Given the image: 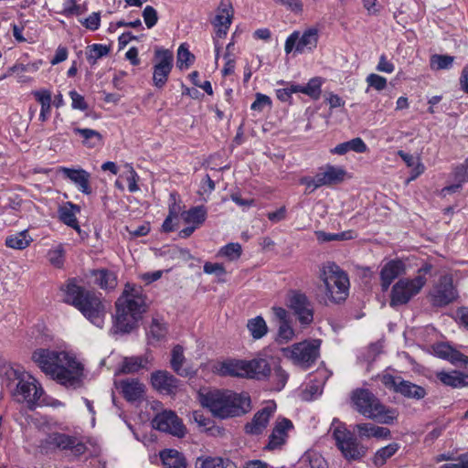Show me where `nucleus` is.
I'll use <instances>...</instances> for the list:
<instances>
[{
    "label": "nucleus",
    "instance_id": "obj_1",
    "mask_svg": "<svg viewBox=\"0 0 468 468\" xmlns=\"http://www.w3.org/2000/svg\"><path fill=\"white\" fill-rule=\"evenodd\" d=\"M32 360L58 383L72 388L80 387L83 368L68 353L39 348L33 352Z\"/></svg>",
    "mask_w": 468,
    "mask_h": 468
},
{
    "label": "nucleus",
    "instance_id": "obj_2",
    "mask_svg": "<svg viewBox=\"0 0 468 468\" xmlns=\"http://www.w3.org/2000/svg\"><path fill=\"white\" fill-rule=\"evenodd\" d=\"M115 307L116 329L122 333L131 332L148 309L147 297L142 286L127 282L115 302Z\"/></svg>",
    "mask_w": 468,
    "mask_h": 468
},
{
    "label": "nucleus",
    "instance_id": "obj_3",
    "mask_svg": "<svg viewBox=\"0 0 468 468\" xmlns=\"http://www.w3.org/2000/svg\"><path fill=\"white\" fill-rule=\"evenodd\" d=\"M203 407L218 419L239 417L251 410L250 398L247 393L232 390H212L200 395Z\"/></svg>",
    "mask_w": 468,
    "mask_h": 468
},
{
    "label": "nucleus",
    "instance_id": "obj_4",
    "mask_svg": "<svg viewBox=\"0 0 468 468\" xmlns=\"http://www.w3.org/2000/svg\"><path fill=\"white\" fill-rule=\"evenodd\" d=\"M65 302L77 308L86 319L97 327L103 326L106 307L100 294L69 282L66 286Z\"/></svg>",
    "mask_w": 468,
    "mask_h": 468
},
{
    "label": "nucleus",
    "instance_id": "obj_5",
    "mask_svg": "<svg viewBox=\"0 0 468 468\" xmlns=\"http://www.w3.org/2000/svg\"><path fill=\"white\" fill-rule=\"evenodd\" d=\"M355 409L367 419L383 424H391L398 419L396 409L387 408L379 399L367 389H356L352 394Z\"/></svg>",
    "mask_w": 468,
    "mask_h": 468
},
{
    "label": "nucleus",
    "instance_id": "obj_6",
    "mask_svg": "<svg viewBox=\"0 0 468 468\" xmlns=\"http://www.w3.org/2000/svg\"><path fill=\"white\" fill-rule=\"evenodd\" d=\"M320 277L330 302L340 303L346 301L348 296L350 282L345 271L335 262L329 261L324 265Z\"/></svg>",
    "mask_w": 468,
    "mask_h": 468
},
{
    "label": "nucleus",
    "instance_id": "obj_7",
    "mask_svg": "<svg viewBox=\"0 0 468 468\" xmlns=\"http://www.w3.org/2000/svg\"><path fill=\"white\" fill-rule=\"evenodd\" d=\"M39 446L46 452L59 451L74 458H80L88 450L80 438L58 431L48 433L41 440Z\"/></svg>",
    "mask_w": 468,
    "mask_h": 468
},
{
    "label": "nucleus",
    "instance_id": "obj_8",
    "mask_svg": "<svg viewBox=\"0 0 468 468\" xmlns=\"http://www.w3.org/2000/svg\"><path fill=\"white\" fill-rule=\"evenodd\" d=\"M427 278L417 275L414 278H401L392 287L389 304L396 307L407 304L414 296L420 293L425 286Z\"/></svg>",
    "mask_w": 468,
    "mask_h": 468
},
{
    "label": "nucleus",
    "instance_id": "obj_9",
    "mask_svg": "<svg viewBox=\"0 0 468 468\" xmlns=\"http://www.w3.org/2000/svg\"><path fill=\"white\" fill-rule=\"evenodd\" d=\"M18 382L12 392L14 399L18 403H26L29 410L38 406L44 389L39 382L31 375L18 376Z\"/></svg>",
    "mask_w": 468,
    "mask_h": 468
},
{
    "label": "nucleus",
    "instance_id": "obj_10",
    "mask_svg": "<svg viewBox=\"0 0 468 468\" xmlns=\"http://www.w3.org/2000/svg\"><path fill=\"white\" fill-rule=\"evenodd\" d=\"M321 341H303L282 349L283 355L295 365L306 369L310 367L319 356Z\"/></svg>",
    "mask_w": 468,
    "mask_h": 468
},
{
    "label": "nucleus",
    "instance_id": "obj_11",
    "mask_svg": "<svg viewBox=\"0 0 468 468\" xmlns=\"http://www.w3.org/2000/svg\"><path fill=\"white\" fill-rule=\"evenodd\" d=\"M346 170L340 166L326 165L321 167L314 176H303L300 183L306 186V192L312 193L324 186L336 185L344 181Z\"/></svg>",
    "mask_w": 468,
    "mask_h": 468
},
{
    "label": "nucleus",
    "instance_id": "obj_12",
    "mask_svg": "<svg viewBox=\"0 0 468 468\" xmlns=\"http://www.w3.org/2000/svg\"><path fill=\"white\" fill-rule=\"evenodd\" d=\"M333 438L344 458L347 461L359 460L366 455L367 448L344 426H337L334 429Z\"/></svg>",
    "mask_w": 468,
    "mask_h": 468
},
{
    "label": "nucleus",
    "instance_id": "obj_13",
    "mask_svg": "<svg viewBox=\"0 0 468 468\" xmlns=\"http://www.w3.org/2000/svg\"><path fill=\"white\" fill-rule=\"evenodd\" d=\"M287 305L292 310L302 326H308L314 321V305L305 293L300 291H290L287 295Z\"/></svg>",
    "mask_w": 468,
    "mask_h": 468
},
{
    "label": "nucleus",
    "instance_id": "obj_14",
    "mask_svg": "<svg viewBox=\"0 0 468 468\" xmlns=\"http://www.w3.org/2000/svg\"><path fill=\"white\" fill-rule=\"evenodd\" d=\"M234 15V9L232 6V3L230 0H221L217 10L216 16L211 20V24L215 28V51H216V59L218 58L220 46L218 44V39L223 38L226 37L229 28L231 25L232 18Z\"/></svg>",
    "mask_w": 468,
    "mask_h": 468
},
{
    "label": "nucleus",
    "instance_id": "obj_15",
    "mask_svg": "<svg viewBox=\"0 0 468 468\" xmlns=\"http://www.w3.org/2000/svg\"><path fill=\"white\" fill-rule=\"evenodd\" d=\"M318 37V29L315 27L307 28L302 34L294 31L287 37L284 50L287 54L293 49L300 54L312 52L317 46Z\"/></svg>",
    "mask_w": 468,
    "mask_h": 468
},
{
    "label": "nucleus",
    "instance_id": "obj_16",
    "mask_svg": "<svg viewBox=\"0 0 468 468\" xmlns=\"http://www.w3.org/2000/svg\"><path fill=\"white\" fill-rule=\"evenodd\" d=\"M381 382L387 388L392 389L407 399L420 400L427 395V391L423 387L404 380L400 377L385 374L381 377Z\"/></svg>",
    "mask_w": 468,
    "mask_h": 468
},
{
    "label": "nucleus",
    "instance_id": "obj_17",
    "mask_svg": "<svg viewBox=\"0 0 468 468\" xmlns=\"http://www.w3.org/2000/svg\"><path fill=\"white\" fill-rule=\"evenodd\" d=\"M432 305L446 306L458 297L452 274L441 275L430 292Z\"/></svg>",
    "mask_w": 468,
    "mask_h": 468
},
{
    "label": "nucleus",
    "instance_id": "obj_18",
    "mask_svg": "<svg viewBox=\"0 0 468 468\" xmlns=\"http://www.w3.org/2000/svg\"><path fill=\"white\" fill-rule=\"evenodd\" d=\"M152 423L156 430L172 434L173 436L181 438L186 434V427L181 419L178 418L175 411L170 410H165L156 414Z\"/></svg>",
    "mask_w": 468,
    "mask_h": 468
},
{
    "label": "nucleus",
    "instance_id": "obj_19",
    "mask_svg": "<svg viewBox=\"0 0 468 468\" xmlns=\"http://www.w3.org/2000/svg\"><path fill=\"white\" fill-rule=\"evenodd\" d=\"M155 58L158 59L154 66L153 82L157 88H163L173 68V53L168 49H156Z\"/></svg>",
    "mask_w": 468,
    "mask_h": 468
},
{
    "label": "nucleus",
    "instance_id": "obj_20",
    "mask_svg": "<svg viewBox=\"0 0 468 468\" xmlns=\"http://www.w3.org/2000/svg\"><path fill=\"white\" fill-rule=\"evenodd\" d=\"M150 382L154 389L164 395H175L179 387V380L166 370L153 372Z\"/></svg>",
    "mask_w": 468,
    "mask_h": 468
},
{
    "label": "nucleus",
    "instance_id": "obj_21",
    "mask_svg": "<svg viewBox=\"0 0 468 468\" xmlns=\"http://www.w3.org/2000/svg\"><path fill=\"white\" fill-rule=\"evenodd\" d=\"M406 272L405 263L399 259L388 261L380 271L381 289L388 291L393 281Z\"/></svg>",
    "mask_w": 468,
    "mask_h": 468
},
{
    "label": "nucleus",
    "instance_id": "obj_22",
    "mask_svg": "<svg viewBox=\"0 0 468 468\" xmlns=\"http://www.w3.org/2000/svg\"><path fill=\"white\" fill-rule=\"evenodd\" d=\"M276 410L274 403L268 404L259 411H257L250 422L245 425V431L249 434H260L267 427L271 417Z\"/></svg>",
    "mask_w": 468,
    "mask_h": 468
},
{
    "label": "nucleus",
    "instance_id": "obj_23",
    "mask_svg": "<svg viewBox=\"0 0 468 468\" xmlns=\"http://www.w3.org/2000/svg\"><path fill=\"white\" fill-rule=\"evenodd\" d=\"M292 422L286 418L277 420L269 436V442L265 449L271 451L280 449L286 442L287 431L292 429Z\"/></svg>",
    "mask_w": 468,
    "mask_h": 468
},
{
    "label": "nucleus",
    "instance_id": "obj_24",
    "mask_svg": "<svg viewBox=\"0 0 468 468\" xmlns=\"http://www.w3.org/2000/svg\"><path fill=\"white\" fill-rule=\"evenodd\" d=\"M58 171L61 173L65 178L70 180L78 189L85 195L91 193L90 186V174L82 168L74 169L65 166L58 167Z\"/></svg>",
    "mask_w": 468,
    "mask_h": 468
},
{
    "label": "nucleus",
    "instance_id": "obj_25",
    "mask_svg": "<svg viewBox=\"0 0 468 468\" xmlns=\"http://www.w3.org/2000/svg\"><path fill=\"white\" fill-rule=\"evenodd\" d=\"M123 397L128 401H136L144 398L145 386L137 378H127L117 384Z\"/></svg>",
    "mask_w": 468,
    "mask_h": 468
},
{
    "label": "nucleus",
    "instance_id": "obj_26",
    "mask_svg": "<svg viewBox=\"0 0 468 468\" xmlns=\"http://www.w3.org/2000/svg\"><path fill=\"white\" fill-rule=\"evenodd\" d=\"M245 367L246 361L244 360L229 359L218 363L215 368L217 373L223 377L246 378L247 371Z\"/></svg>",
    "mask_w": 468,
    "mask_h": 468
},
{
    "label": "nucleus",
    "instance_id": "obj_27",
    "mask_svg": "<svg viewBox=\"0 0 468 468\" xmlns=\"http://www.w3.org/2000/svg\"><path fill=\"white\" fill-rule=\"evenodd\" d=\"M246 378L262 380L271 376V368L264 358H255L246 361Z\"/></svg>",
    "mask_w": 468,
    "mask_h": 468
},
{
    "label": "nucleus",
    "instance_id": "obj_28",
    "mask_svg": "<svg viewBox=\"0 0 468 468\" xmlns=\"http://www.w3.org/2000/svg\"><path fill=\"white\" fill-rule=\"evenodd\" d=\"M436 377L443 385L453 388L468 387V373L456 370L440 371L437 372Z\"/></svg>",
    "mask_w": 468,
    "mask_h": 468
},
{
    "label": "nucleus",
    "instance_id": "obj_29",
    "mask_svg": "<svg viewBox=\"0 0 468 468\" xmlns=\"http://www.w3.org/2000/svg\"><path fill=\"white\" fill-rule=\"evenodd\" d=\"M80 211V208L77 205L68 203L58 210L59 219L69 227L74 229L80 235H81V229L79 225L76 214Z\"/></svg>",
    "mask_w": 468,
    "mask_h": 468
},
{
    "label": "nucleus",
    "instance_id": "obj_30",
    "mask_svg": "<svg viewBox=\"0 0 468 468\" xmlns=\"http://www.w3.org/2000/svg\"><path fill=\"white\" fill-rule=\"evenodd\" d=\"M207 209L204 206H196L188 210L182 211L181 218L187 225H191L198 229L207 218Z\"/></svg>",
    "mask_w": 468,
    "mask_h": 468
},
{
    "label": "nucleus",
    "instance_id": "obj_31",
    "mask_svg": "<svg viewBox=\"0 0 468 468\" xmlns=\"http://www.w3.org/2000/svg\"><path fill=\"white\" fill-rule=\"evenodd\" d=\"M160 459L165 468H186V459L182 453L174 449L161 451Z\"/></svg>",
    "mask_w": 468,
    "mask_h": 468
},
{
    "label": "nucleus",
    "instance_id": "obj_32",
    "mask_svg": "<svg viewBox=\"0 0 468 468\" xmlns=\"http://www.w3.org/2000/svg\"><path fill=\"white\" fill-rule=\"evenodd\" d=\"M94 282L103 290L114 289L117 285V278L114 272L106 269L94 270L91 271Z\"/></svg>",
    "mask_w": 468,
    "mask_h": 468
},
{
    "label": "nucleus",
    "instance_id": "obj_33",
    "mask_svg": "<svg viewBox=\"0 0 468 468\" xmlns=\"http://www.w3.org/2000/svg\"><path fill=\"white\" fill-rule=\"evenodd\" d=\"M367 149V147L365 142L361 138L356 137L350 141L337 144L334 149L331 150V153L339 155L345 154L349 151L362 154L365 153Z\"/></svg>",
    "mask_w": 468,
    "mask_h": 468
},
{
    "label": "nucleus",
    "instance_id": "obj_34",
    "mask_svg": "<svg viewBox=\"0 0 468 468\" xmlns=\"http://www.w3.org/2000/svg\"><path fill=\"white\" fill-rule=\"evenodd\" d=\"M149 363L150 361L146 356L125 357L122 363L120 372L123 374H133L138 372L141 368H147Z\"/></svg>",
    "mask_w": 468,
    "mask_h": 468
},
{
    "label": "nucleus",
    "instance_id": "obj_35",
    "mask_svg": "<svg viewBox=\"0 0 468 468\" xmlns=\"http://www.w3.org/2000/svg\"><path fill=\"white\" fill-rule=\"evenodd\" d=\"M196 468H238L229 459L220 457L197 458Z\"/></svg>",
    "mask_w": 468,
    "mask_h": 468
},
{
    "label": "nucleus",
    "instance_id": "obj_36",
    "mask_svg": "<svg viewBox=\"0 0 468 468\" xmlns=\"http://www.w3.org/2000/svg\"><path fill=\"white\" fill-rule=\"evenodd\" d=\"M185 362V356H184V348L177 345L172 350V357H171V367L173 370L182 377L188 376L189 372L187 369L183 368V364Z\"/></svg>",
    "mask_w": 468,
    "mask_h": 468
},
{
    "label": "nucleus",
    "instance_id": "obj_37",
    "mask_svg": "<svg viewBox=\"0 0 468 468\" xmlns=\"http://www.w3.org/2000/svg\"><path fill=\"white\" fill-rule=\"evenodd\" d=\"M167 334V327L165 323L158 318H153L152 323L147 332L148 340L151 344L158 342L165 337Z\"/></svg>",
    "mask_w": 468,
    "mask_h": 468
},
{
    "label": "nucleus",
    "instance_id": "obj_38",
    "mask_svg": "<svg viewBox=\"0 0 468 468\" xmlns=\"http://www.w3.org/2000/svg\"><path fill=\"white\" fill-rule=\"evenodd\" d=\"M32 239L27 235V231H21L15 235H10L5 239V245L15 250H24L29 246Z\"/></svg>",
    "mask_w": 468,
    "mask_h": 468
},
{
    "label": "nucleus",
    "instance_id": "obj_39",
    "mask_svg": "<svg viewBox=\"0 0 468 468\" xmlns=\"http://www.w3.org/2000/svg\"><path fill=\"white\" fill-rule=\"evenodd\" d=\"M247 327L254 339L262 338L268 332L266 322L261 316L250 319Z\"/></svg>",
    "mask_w": 468,
    "mask_h": 468
},
{
    "label": "nucleus",
    "instance_id": "obj_40",
    "mask_svg": "<svg viewBox=\"0 0 468 468\" xmlns=\"http://www.w3.org/2000/svg\"><path fill=\"white\" fill-rule=\"evenodd\" d=\"M399 449V445L396 442L390 443L385 447L380 448L375 453L373 463L377 466L385 464L388 459L392 457Z\"/></svg>",
    "mask_w": 468,
    "mask_h": 468
},
{
    "label": "nucleus",
    "instance_id": "obj_41",
    "mask_svg": "<svg viewBox=\"0 0 468 468\" xmlns=\"http://www.w3.org/2000/svg\"><path fill=\"white\" fill-rule=\"evenodd\" d=\"M321 85L322 80L320 78H313L305 86L296 85V90L317 100L321 94Z\"/></svg>",
    "mask_w": 468,
    "mask_h": 468
},
{
    "label": "nucleus",
    "instance_id": "obj_42",
    "mask_svg": "<svg viewBox=\"0 0 468 468\" xmlns=\"http://www.w3.org/2000/svg\"><path fill=\"white\" fill-rule=\"evenodd\" d=\"M73 132L80 134L83 138V144L93 147L99 144L101 141V135L95 130L88 128H74Z\"/></svg>",
    "mask_w": 468,
    "mask_h": 468
},
{
    "label": "nucleus",
    "instance_id": "obj_43",
    "mask_svg": "<svg viewBox=\"0 0 468 468\" xmlns=\"http://www.w3.org/2000/svg\"><path fill=\"white\" fill-rule=\"evenodd\" d=\"M241 253H242L241 245L237 242L236 243H234V242L229 243V244L225 245L224 247H222L218 251L219 256L225 257L229 261H231L238 260L241 256Z\"/></svg>",
    "mask_w": 468,
    "mask_h": 468
},
{
    "label": "nucleus",
    "instance_id": "obj_44",
    "mask_svg": "<svg viewBox=\"0 0 468 468\" xmlns=\"http://www.w3.org/2000/svg\"><path fill=\"white\" fill-rule=\"evenodd\" d=\"M110 51V48L101 44H93L88 47L86 52L87 59L90 63H95L97 59L106 56Z\"/></svg>",
    "mask_w": 468,
    "mask_h": 468
},
{
    "label": "nucleus",
    "instance_id": "obj_45",
    "mask_svg": "<svg viewBox=\"0 0 468 468\" xmlns=\"http://www.w3.org/2000/svg\"><path fill=\"white\" fill-rule=\"evenodd\" d=\"M454 58L449 55H432L431 58V68L433 69H447L452 66Z\"/></svg>",
    "mask_w": 468,
    "mask_h": 468
},
{
    "label": "nucleus",
    "instance_id": "obj_46",
    "mask_svg": "<svg viewBox=\"0 0 468 468\" xmlns=\"http://www.w3.org/2000/svg\"><path fill=\"white\" fill-rule=\"evenodd\" d=\"M194 61V56L189 52L184 44L180 45L177 50V67L180 69L188 68Z\"/></svg>",
    "mask_w": 468,
    "mask_h": 468
},
{
    "label": "nucleus",
    "instance_id": "obj_47",
    "mask_svg": "<svg viewBox=\"0 0 468 468\" xmlns=\"http://www.w3.org/2000/svg\"><path fill=\"white\" fill-rule=\"evenodd\" d=\"M304 460L309 463L310 468H328L324 458L316 452H307Z\"/></svg>",
    "mask_w": 468,
    "mask_h": 468
},
{
    "label": "nucleus",
    "instance_id": "obj_48",
    "mask_svg": "<svg viewBox=\"0 0 468 468\" xmlns=\"http://www.w3.org/2000/svg\"><path fill=\"white\" fill-rule=\"evenodd\" d=\"M271 376L276 385L277 390H281L284 388L289 378L287 372L283 370L280 366H276L273 368V373Z\"/></svg>",
    "mask_w": 468,
    "mask_h": 468
},
{
    "label": "nucleus",
    "instance_id": "obj_49",
    "mask_svg": "<svg viewBox=\"0 0 468 468\" xmlns=\"http://www.w3.org/2000/svg\"><path fill=\"white\" fill-rule=\"evenodd\" d=\"M64 249L62 245H58L53 250L48 251V260L50 263L58 268H60L64 262Z\"/></svg>",
    "mask_w": 468,
    "mask_h": 468
},
{
    "label": "nucleus",
    "instance_id": "obj_50",
    "mask_svg": "<svg viewBox=\"0 0 468 468\" xmlns=\"http://www.w3.org/2000/svg\"><path fill=\"white\" fill-rule=\"evenodd\" d=\"M42 64V61L41 60H38V61H36V62H33V63H28V64H17V65H14L13 67H11L9 69V72H13V73H25V72H36L38 70L39 67L41 66Z\"/></svg>",
    "mask_w": 468,
    "mask_h": 468
},
{
    "label": "nucleus",
    "instance_id": "obj_51",
    "mask_svg": "<svg viewBox=\"0 0 468 468\" xmlns=\"http://www.w3.org/2000/svg\"><path fill=\"white\" fill-rule=\"evenodd\" d=\"M294 336V331L288 322H282L279 324L278 337L280 342L287 343Z\"/></svg>",
    "mask_w": 468,
    "mask_h": 468
},
{
    "label": "nucleus",
    "instance_id": "obj_52",
    "mask_svg": "<svg viewBox=\"0 0 468 468\" xmlns=\"http://www.w3.org/2000/svg\"><path fill=\"white\" fill-rule=\"evenodd\" d=\"M143 17L148 28H152L153 27H154L158 20L157 12L151 5H146L144 7L143 11Z\"/></svg>",
    "mask_w": 468,
    "mask_h": 468
},
{
    "label": "nucleus",
    "instance_id": "obj_53",
    "mask_svg": "<svg viewBox=\"0 0 468 468\" xmlns=\"http://www.w3.org/2000/svg\"><path fill=\"white\" fill-rule=\"evenodd\" d=\"M367 82L377 90H383L387 87V79L375 73L367 77Z\"/></svg>",
    "mask_w": 468,
    "mask_h": 468
},
{
    "label": "nucleus",
    "instance_id": "obj_54",
    "mask_svg": "<svg viewBox=\"0 0 468 468\" xmlns=\"http://www.w3.org/2000/svg\"><path fill=\"white\" fill-rule=\"evenodd\" d=\"M69 95L71 99V107L74 110L86 111L88 109V103L82 95L78 93L76 90H70Z\"/></svg>",
    "mask_w": 468,
    "mask_h": 468
},
{
    "label": "nucleus",
    "instance_id": "obj_55",
    "mask_svg": "<svg viewBox=\"0 0 468 468\" xmlns=\"http://www.w3.org/2000/svg\"><path fill=\"white\" fill-rule=\"evenodd\" d=\"M453 176L457 182H468V158L453 169Z\"/></svg>",
    "mask_w": 468,
    "mask_h": 468
},
{
    "label": "nucleus",
    "instance_id": "obj_56",
    "mask_svg": "<svg viewBox=\"0 0 468 468\" xmlns=\"http://www.w3.org/2000/svg\"><path fill=\"white\" fill-rule=\"evenodd\" d=\"M32 95L40 103L41 107L51 105V92L48 90H33Z\"/></svg>",
    "mask_w": 468,
    "mask_h": 468
},
{
    "label": "nucleus",
    "instance_id": "obj_57",
    "mask_svg": "<svg viewBox=\"0 0 468 468\" xmlns=\"http://www.w3.org/2000/svg\"><path fill=\"white\" fill-rule=\"evenodd\" d=\"M271 98L267 95L257 93L256 100L252 102L250 109L253 111L261 112L267 106H271Z\"/></svg>",
    "mask_w": 468,
    "mask_h": 468
},
{
    "label": "nucleus",
    "instance_id": "obj_58",
    "mask_svg": "<svg viewBox=\"0 0 468 468\" xmlns=\"http://www.w3.org/2000/svg\"><path fill=\"white\" fill-rule=\"evenodd\" d=\"M127 167H128V172L126 175V181L128 183V189L131 193H133L139 189L138 186H137V180H138L139 176L131 165H128Z\"/></svg>",
    "mask_w": 468,
    "mask_h": 468
},
{
    "label": "nucleus",
    "instance_id": "obj_59",
    "mask_svg": "<svg viewBox=\"0 0 468 468\" xmlns=\"http://www.w3.org/2000/svg\"><path fill=\"white\" fill-rule=\"evenodd\" d=\"M101 24V15L99 12L91 13L83 22L86 28L90 30H97Z\"/></svg>",
    "mask_w": 468,
    "mask_h": 468
},
{
    "label": "nucleus",
    "instance_id": "obj_60",
    "mask_svg": "<svg viewBox=\"0 0 468 468\" xmlns=\"http://www.w3.org/2000/svg\"><path fill=\"white\" fill-rule=\"evenodd\" d=\"M355 429L361 438H370L373 437L375 425L372 423H360L356 424Z\"/></svg>",
    "mask_w": 468,
    "mask_h": 468
},
{
    "label": "nucleus",
    "instance_id": "obj_61",
    "mask_svg": "<svg viewBox=\"0 0 468 468\" xmlns=\"http://www.w3.org/2000/svg\"><path fill=\"white\" fill-rule=\"evenodd\" d=\"M274 2L295 13L302 12L303 10L301 0H274Z\"/></svg>",
    "mask_w": 468,
    "mask_h": 468
},
{
    "label": "nucleus",
    "instance_id": "obj_62",
    "mask_svg": "<svg viewBox=\"0 0 468 468\" xmlns=\"http://www.w3.org/2000/svg\"><path fill=\"white\" fill-rule=\"evenodd\" d=\"M80 13V5H76L74 0H66L63 3V8L60 14L69 16Z\"/></svg>",
    "mask_w": 468,
    "mask_h": 468
},
{
    "label": "nucleus",
    "instance_id": "obj_63",
    "mask_svg": "<svg viewBox=\"0 0 468 468\" xmlns=\"http://www.w3.org/2000/svg\"><path fill=\"white\" fill-rule=\"evenodd\" d=\"M204 272L207 274L223 275L226 273V271L222 264L207 261L204 264Z\"/></svg>",
    "mask_w": 468,
    "mask_h": 468
},
{
    "label": "nucleus",
    "instance_id": "obj_64",
    "mask_svg": "<svg viewBox=\"0 0 468 468\" xmlns=\"http://www.w3.org/2000/svg\"><path fill=\"white\" fill-rule=\"evenodd\" d=\"M292 93H297L296 85L294 84H291L287 88L278 89L276 90L277 98L281 101H288L291 99Z\"/></svg>",
    "mask_w": 468,
    "mask_h": 468
}]
</instances>
